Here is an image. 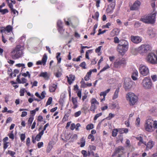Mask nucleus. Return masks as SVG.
I'll return each instance as SVG.
<instances>
[{
  "instance_id": "nucleus-42",
  "label": "nucleus",
  "mask_w": 157,
  "mask_h": 157,
  "mask_svg": "<svg viewBox=\"0 0 157 157\" xmlns=\"http://www.w3.org/2000/svg\"><path fill=\"white\" fill-rule=\"evenodd\" d=\"M102 46H101L98 47L95 50V52L96 53H98V56H100L101 54V53L100 52V50L101 49Z\"/></svg>"
},
{
  "instance_id": "nucleus-59",
  "label": "nucleus",
  "mask_w": 157,
  "mask_h": 157,
  "mask_svg": "<svg viewBox=\"0 0 157 157\" xmlns=\"http://www.w3.org/2000/svg\"><path fill=\"white\" fill-rule=\"evenodd\" d=\"M16 66L17 67H22V69H23L25 68V65L24 64L18 63L16 64Z\"/></svg>"
},
{
  "instance_id": "nucleus-5",
  "label": "nucleus",
  "mask_w": 157,
  "mask_h": 157,
  "mask_svg": "<svg viewBox=\"0 0 157 157\" xmlns=\"http://www.w3.org/2000/svg\"><path fill=\"white\" fill-rule=\"evenodd\" d=\"M147 61L152 64H157V56L153 53H149L147 58Z\"/></svg>"
},
{
  "instance_id": "nucleus-62",
  "label": "nucleus",
  "mask_w": 157,
  "mask_h": 157,
  "mask_svg": "<svg viewBox=\"0 0 157 157\" xmlns=\"http://www.w3.org/2000/svg\"><path fill=\"white\" fill-rule=\"evenodd\" d=\"M107 30H105L102 31H101V29H99L98 30V35H100L101 34H103L104 33H105Z\"/></svg>"
},
{
  "instance_id": "nucleus-64",
  "label": "nucleus",
  "mask_w": 157,
  "mask_h": 157,
  "mask_svg": "<svg viewBox=\"0 0 157 157\" xmlns=\"http://www.w3.org/2000/svg\"><path fill=\"white\" fill-rule=\"evenodd\" d=\"M151 78L154 82L156 81L157 80V77L156 75H153L151 76Z\"/></svg>"
},
{
  "instance_id": "nucleus-10",
  "label": "nucleus",
  "mask_w": 157,
  "mask_h": 157,
  "mask_svg": "<svg viewBox=\"0 0 157 157\" xmlns=\"http://www.w3.org/2000/svg\"><path fill=\"white\" fill-rule=\"evenodd\" d=\"M126 64L125 59L124 58L121 59H117L114 63V67L117 68H120L121 66L124 65Z\"/></svg>"
},
{
  "instance_id": "nucleus-31",
  "label": "nucleus",
  "mask_w": 157,
  "mask_h": 157,
  "mask_svg": "<svg viewBox=\"0 0 157 157\" xmlns=\"http://www.w3.org/2000/svg\"><path fill=\"white\" fill-rule=\"evenodd\" d=\"M110 90V89H108L104 91L101 92L99 94L100 96H103V97H105L107 94L109 92Z\"/></svg>"
},
{
  "instance_id": "nucleus-56",
  "label": "nucleus",
  "mask_w": 157,
  "mask_h": 157,
  "mask_svg": "<svg viewBox=\"0 0 157 157\" xmlns=\"http://www.w3.org/2000/svg\"><path fill=\"white\" fill-rule=\"evenodd\" d=\"M92 51V50H89L86 52L85 55L86 58L89 59V53L90 52Z\"/></svg>"
},
{
  "instance_id": "nucleus-49",
  "label": "nucleus",
  "mask_w": 157,
  "mask_h": 157,
  "mask_svg": "<svg viewBox=\"0 0 157 157\" xmlns=\"http://www.w3.org/2000/svg\"><path fill=\"white\" fill-rule=\"evenodd\" d=\"M25 89V88L21 89L20 90V96H24V93Z\"/></svg>"
},
{
  "instance_id": "nucleus-46",
  "label": "nucleus",
  "mask_w": 157,
  "mask_h": 157,
  "mask_svg": "<svg viewBox=\"0 0 157 157\" xmlns=\"http://www.w3.org/2000/svg\"><path fill=\"white\" fill-rule=\"evenodd\" d=\"M102 115V113H99L96 114L94 118V120L96 121L98 119V118L99 117L101 116Z\"/></svg>"
},
{
  "instance_id": "nucleus-15",
  "label": "nucleus",
  "mask_w": 157,
  "mask_h": 157,
  "mask_svg": "<svg viewBox=\"0 0 157 157\" xmlns=\"http://www.w3.org/2000/svg\"><path fill=\"white\" fill-rule=\"evenodd\" d=\"M131 41L134 43L138 44L142 41L141 38L139 36H131L130 37Z\"/></svg>"
},
{
  "instance_id": "nucleus-4",
  "label": "nucleus",
  "mask_w": 157,
  "mask_h": 157,
  "mask_svg": "<svg viewBox=\"0 0 157 157\" xmlns=\"http://www.w3.org/2000/svg\"><path fill=\"white\" fill-rule=\"evenodd\" d=\"M142 85L143 87L145 89H149L151 88L152 85L151 80L149 77H147L143 80Z\"/></svg>"
},
{
  "instance_id": "nucleus-48",
  "label": "nucleus",
  "mask_w": 157,
  "mask_h": 157,
  "mask_svg": "<svg viewBox=\"0 0 157 157\" xmlns=\"http://www.w3.org/2000/svg\"><path fill=\"white\" fill-rule=\"evenodd\" d=\"M8 74L10 75V77L12 78L13 77V72H12V69L10 68H8V69L7 71Z\"/></svg>"
},
{
  "instance_id": "nucleus-27",
  "label": "nucleus",
  "mask_w": 157,
  "mask_h": 157,
  "mask_svg": "<svg viewBox=\"0 0 157 157\" xmlns=\"http://www.w3.org/2000/svg\"><path fill=\"white\" fill-rule=\"evenodd\" d=\"M71 131L70 130H69V131H67V132H65L64 136L66 141L67 140L71 138Z\"/></svg>"
},
{
  "instance_id": "nucleus-44",
  "label": "nucleus",
  "mask_w": 157,
  "mask_h": 157,
  "mask_svg": "<svg viewBox=\"0 0 157 157\" xmlns=\"http://www.w3.org/2000/svg\"><path fill=\"white\" fill-rule=\"evenodd\" d=\"M8 10L7 9H5L3 10L0 9V13H1L2 14H4L8 13Z\"/></svg>"
},
{
  "instance_id": "nucleus-18",
  "label": "nucleus",
  "mask_w": 157,
  "mask_h": 157,
  "mask_svg": "<svg viewBox=\"0 0 157 157\" xmlns=\"http://www.w3.org/2000/svg\"><path fill=\"white\" fill-rule=\"evenodd\" d=\"M147 33L151 38H154L155 36V33L151 28H149L148 29Z\"/></svg>"
},
{
  "instance_id": "nucleus-41",
  "label": "nucleus",
  "mask_w": 157,
  "mask_h": 157,
  "mask_svg": "<svg viewBox=\"0 0 157 157\" xmlns=\"http://www.w3.org/2000/svg\"><path fill=\"white\" fill-rule=\"evenodd\" d=\"M140 119L139 117L136 118L135 122V124L136 127H139L140 126Z\"/></svg>"
},
{
  "instance_id": "nucleus-16",
  "label": "nucleus",
  "mask_w": 157,
  "mask_h": 157,
  "mask_svg": "<svg viewBox=\"0 0 157 157\" xmlns=\"http://www.w3.org/2000/svg\"><path fill=\"white\" fill-rule=\"evenodd\" d=\"M47 59V56L46 54H45L42 58L41 61H38L36 62L37 65L43 64L44 65L46 64Z\"/></svg>"
},
{
  "instance_id": "nucleus-33",
  "label": "nucleus",
  "mask_w": 157,
  "mask_h": 157,
  "mask_svg": "<svg viewBox=\"0 0 157 157\" xmlns=\"http://www.w3.org/2000/svg\"><path fill=\"white\" fill-rule=\"evenodd\" d=\"M91 71L88 72L87 73L86 75L84 77V80L86 81H88L90 79V78L91 76Z\"/></svg>"
},
{
  "instance_id": "nucleus-55",
  "label": "nucleus",
  "mask_w": 157,
  "mask_h": 157,
  "mask_svg": "<svg viewBox=\"0 0 157 157\" xmlns=\"http://www.w3.org/2000/svg\"><path fill=\"white\" fill-rule=\"evenodd\" d=\"M57 28L63 27L62 26V23L60 21H58L57 22Z\"/></svg>"
},
{
  "instance_id": "nucleus-30",
  "label": "nucleus",
  "mask_w": 157,
  "mask_h": 157,
  "mask_svg": "<svg viewBox=\"0 0 157 157\" xmlns=\"http://www.w3.org/2000/svg\"><path fill=\"white\" fill-rule=\"evenodd\" d=\"M147 15L146 16L142 17L140 19V21H142L144 23H149L150 21L148 19Z\"/></svg>"
},
{
  "instance_id": "nucleus-63",
  "label": "nucleus",
  "mask_w": 157,
  "mask_h": 157,
  "mask_svg": "<svg viewBox=\"0 0 157 157\" xmlns=\"http://www.w3.org/2000/svg\"><path fill=\"white\" fill-rule=\"evenodd\" d=\"M77 96L80 99L82 97V92L81 90H79L77 92Z\"/></svg>"
},
{
  "instance_id": "nucleus-58",
  "label": "nucleus",
  "mask_w": 157,
  "mask_h": 157,
  "mask_svg": "<svg viewBox=\"0 0 157 157\" xmlns=\"http://www.w3.org/2000/svg\"><path fill=\"white\" fill-rule=\"evenodd\" d=\"M27 82V79L25 78H22L21 79V82L20 84H24Z\"/></svg>"
},
{
  "instance_id": "nucleus-11",
  "label": "nucleus",
  "mask_w": 157,
  "mask_h": 157,
  "mask_svg": "<svg viewBox=\"0 0 157 157\" xmlns=\"http://www.w3.org/2000/svg\"><path fill=\"white\" fill-rule=\"evenodd\" d=\"M13 28L10 25H7L6 27H0V31L1 33H5L7 34L12 32Z\"/></svg>"
},
{
  "instance_id": "nucleus-38",
  "label": "nucleus",
  "mask_w": 157,
  "mask_h": 157,
  "mask_svg": "<svg viewBox=\"0 0 157 157\" xmlns=\"http://www.w3.org/2000/svg\"><path fill=\"white\" fill-rule=\"evenodd\" d=\"M85 139L83 138H82L80 140V143L81 145L80 147H84L85 144Z\"/></svg>"
},
{
  "instance_id": "nucleus-32",
  "label": "nucleus",
  "mask_w": 157,
  "mask_h": 157,
  "mask_svg": "<svg viewBox=\"0 0 157 157\" xmlns=\"http://www.w3.org/2000/svg\"><path fill=\"white\" fill-rule=\"evenodd\" d=\"M61 53L60 52H58L56 54V58L57 60V63L59 64L61 63L62 58L60 56Z\"/></svg>"
},
{
  "instance_id": "nucleus-6",
  "label": "nucleus",
  "mask_w": 157,
  "mask_h": 157,
  "mask_svg": "<svg viewBox=\"0 0 157 157\" xmlns=\"http://www.w3.org/2000/svg\"><path fill=\"white\" fill-rule=\"evenodd\" d=\"M151 46L148 44H142L138 48V51L140 54L147 53L148 51L150 50Z\"/></svg>"
},
{
  "instance_id": "nucleus-40",
  "label": "nucleus",
  "mask_w": 157,
  "mask_h": 157,
  "mask_svg": "<svg viewBox=\"0 0 157 157\" xmlns=\"http://www.w3.org/2000/svg\"><path fill=\"white\" fill-rule=\"evenodd\" d=\"M37 121L38 122L37 125H38L39 124V122H41L43 121V117L40 115L39 116L37 119Z\"/></svg>"
},
{
  "instance_id": "nucleus-25",
  "label": "nucleus",
  "mask_w": 157,
  "mask_h": 157,
  "mask_svg": "<svg viewBox=\"0 0 157 157\" xmlns=\"http://www.w3.org/2000/svg\"><path fill=\"white\" fill-rule=\"evenodd\" d=\"M46 128H44L43 130H42L38 134L36 135L35 137V140L37 141H39L40 139L42 136L43 134L44 131L45 130Z\"/></svg>"
},
{
  "instance_id": "nucleus-17",
  "label": "nucleus",
  "mask_w": 157,
  "mask_h": 157,
  "mask_svg": "<svg viewBox=\"0 0 157 157\" xmlns=\"http://www.w3.org/2000/svg\"><path fill=\"white\" fill-rule=\"evenodd\" d=\"M57 88V84H52L49 87V91L51 93L55 92Z\"/></svg>"
},
{
  "instance_id": "nucleus-57",
  "label": "nucleus",
  "mask_w": 157,
  "mask_h": 157,
  "mask_svg": "<svg viewBox=\"0 0 157 157\" xmlns=\"http://www.w3.org/2000/svg\"><path fill=\"white\" fill-rule=\"evenodd\" d=\"M19 71L17 69H16L14 70L13 72V77H16V76L17 74H18L19 73Z\"/></svg>"
},
{
  "instance_id": "nucleus-9",
  "label": "nucleus",
  "mask_w": 157,
  "mask_h": 157,
  "mask_svg": "<svg viewBox=\"0 0 157 157\" xmlns=\"http://www.w3.org/2000/svg\"><path fill=\"white\" fill-rule=\"evenodd\" d=\"M140 74L143 76L147 75L149 73V70L147 67L143 65H141L139 68Z\"/></svg>"
},
{
  "instance_id": "nucleus-43",
  "label": "nucleus",
  "mask_w": 157,
  "mask_h": 157,
  "mask_svg": "<svg viewBox=\"0 0 157 157\" xmlns=\"http://www.w3.org/2000/svg\"><path fill=\"white\" fill-rule=\"evenodd\" d=\"M16 81L17 82H14L13 81H10V83L12 84H17V83L19 84H20L21 82V79L19 78H17Z\"/></svg>"
},
{
  "instance_id": "nucleus-53",
  "label": "nucleus",
  "mask_w": 157,
  "mask_h": 157,
  "mask_svg": "<svg viewBox=\"0 0 157 157\" xmlns=\"http://www.w3.org/2000/svg\"><path fill=\"white\" fill-rule=\"evenodd\" d=\"M109 68H110L108 64H107L101 70L100 72L103 71Z\"/></svg>"
},
{
  "instance_id": "nucleus-51",
  "label": "nucleus",
  "mask_w": 157,
  "mask_h": 157,
  "mask_svg": "<svg viewBox=\"0 0 157 157\" xmlns=\"http://www.w3.org/2000/svg\"><path fill=\"white\" fill-rule=\"evenodd\" d=\"M114 117V114L110 113L109 114V116L107 117L106 118L108 120H110Z\"/></svg>"
},
{
  "instance_id": "nucleus-36",
  "label": "nucleus",
  "mask_w": 157,
  "mask_h": 157,
  "mask_svg": "<svg viewBox=\"0 0 157 157\" xmlns=\"http://www.w3.org/2000/svg\"><path fill=\"white\" fill-rule=\"evenodd\" d=\"M11 13H13L14 15V17L17 15L18 14V11L15 9H13L10 10Z\"/></svg>"
},
{
  "instance_id": "nucleus-52",
  "label": "nucleus",
  "mask_w": 157,
  "mask_h": 157,
  "mask_svg": "<svg viewBox=\"0 0 157 157\" xmlns=\"http://www.w3.org/2000/svg\"><path fill=\"white\" fill-rule=\"evenodd\" d=\"M57 29L59 32L60 34H63L64 31V29H63V27L60 28H57Z\"/></svg>"
},
{
  "instance_id": "nucleus-35",
  "label": "nucleus",
  "mask_w": 157,
  "mask_h": 157,
  "mask_svg": "<svg viewBox=\"0 0 157 157\" xmlns=\"http://www.w3.org/2000/svg\"><path fill=\"white\" fill-rule=\"evenodd\" d=\"M33 119L34 117L33 116H30L29 118L28 121V124L29 126H30L31 125Z\"/></svg>"
},
{
  "instance_id": "nucleus-23",
  "label": "nucleus",
  "mask_w": 157,
  "mask_h": 157,
  "mask_svg": "<svg viewBox=\"0 0 157 157\" xmlns=\"http://www.w3.org/2000/svg\"><path fill=\"white\" fill-rule=\"evenodd\" d=\"M154 145V142L150 140L146 145L147 146L146 149L148 150L149 149H151L153 146Z\"/></svg>"
},
{
  "instance_id": "nucleus-29",
  "label": "nucleus",
  "mask_w": 157,
  "mask_h": 157,
  "mask_svg": "<svg viewBox=\"0 0 157 157\" xmlns=\"http://www.w3.org/2000/svg\"><path fill=\"white\" fill-rule=\"evenodd\" d=\"M119 92V88H117L114 92V94L113 97L112 99L114 100L118 97V94Z\"/></svg>"
},
{
  "instance_id": "nucleus-60",
  "label": "nucleus",
  "mask_w": 157,
  "mask_h": 157,
  "mask_svg": "<svg viewBox=\"0 0 157 157\" xmlns=\"http://www.w3.org/2000/svg\"><path fill=\"white\" fill-rule=\"evenodd\" d=\"M81 114V112L80 111H79L75 113L74 114V116L75 117H77L79 116Z\"/></svg>"
},
{
  "instance_id": "nucleus-2",
  "label": "nucleus",
  "mask_w": 157,
  "mask_h": 157,
  "mask_svg": "<svg viewBox=\"0 0 157 157\" xmlns=\"http://www.w3.org/2000/svg\"><path fill=\"white\" fill-rule=\"evenodd\" d=\"M21 46L17 45L10 53V56L13 59H17L21 57L23 53Z\"/></svg>"
},
{
  "instance_id": "nucleus-61",
  "label": "nucleus",
  "mask_w": 157,
  "mask_h": 157,
  "mask_svg": "<svg viewBox=\"0 0 157 157\" xmlns=\"http://www.w3.org/2000/svg\"><path fill=\"white\" fill-rule=\"evenodd\" d=\"M38 82L36 81H34L33 82H31V84H32V87L36 86H37Z\"/></svg>"
},
{
  "instance_id": "nucleus-3",
  "label": "nucleus",
  "mask_w": 157,
  "mask_h": 157,
  "mask_svg": "<svg viewBox=\"0 0 157 157\" xmlns=\"http://www.w3.org/2000/svg\"><path fill=\"white\" fill-rule=\"evenodd\" d=\"M126 97L130 105H134L138 100V97L134 93L132 92L128 93L126 95Z\"/></svg>"
},
{
  "instance_id": "nucleus-37",
  "label": "nucleus",
  "mask_w": 157,
  "mask_h": 157,
  "mask_svg": "<svg viewBox=\"0 0 157 157\" xmlns=\"http://www.w3.org/2000/svg\"><path fill=\"white\" fill-rule=\"evenodd\" d=\"M81 84V87L83 88L86 87V83L84 79L82 78L80 82Z\"/></svg>"
},
{
  "instance_id": "nucleus-19",
  "label": "nucleus",
  "mask_w": 157,
  "mask_h": 157,
  "mask_svg": "<svg viewBox=\"0 0 157 157\" xmlns=\"http://www.w3.org/2000/svg\"><path fill=\"white\" fill-rule=\"evenodd\" d=\"M65 24L67 26H70L73 28H75V25L73 24L71 19L70 18L67 19V21L64 19Z\"/></svg>"
},
{
  "instance_id": "nucleus-1",
  "label": "nucleus",
  "mask_w": 157,
  "mask_h": 157,
  "mask_svg": "<svg viewBox=\"0 0 157 157\" xmlns=\"http://www.w3.org/2000/svg\"><path fill=\"white\" fill-rule=\"evenodd\" d=\"M128 47L129 43L127 40L124 39L121 40L120 43L117 46V50L122 56L128 51Z\"/></svg>"
},
{
  "instance_id": "nucleus-21",
  "label": "nucleus",
  "mask_w": 157,
  "mask_h": 157,
  "mask_svg": "<svg viewBox=\"0 0 157 157\" xmlns=\"http://www.w3.org/2000/svg\"><path fill=\"white\" fill-rule=\"evenodd\" d=\"M132 86L130 82H124V87L126 91L129 90L131 88Z\"/></svg>"
},
{
  "instance_id": "nucleus-28",
  "label": "nucleus",
  "mask_w": 157,
  "mask_h": 157,
  "mask_svg": "<svg viewBox=\"0 0 157 157\" xmlns=\"http://www.w3.org/2000/svg\"><path fill=\"white\" fill-rule=\"evenodd\" d=\"M138 72L137 71H133L132 75V78L133 80H137L138 76Z\"/></svg>"
},
{
  "instance_id": "nucleus-50",
  "label": "nucleus",
  "mask_w": 157,
  "mask_h": 157,
  "mask_svg": "<svg viewBox=\"0 0 157 157\" xmlns=\"http://www.w3.org/2000/svg\"><path fill=\"white\" fill-rule=\"evenodd\" d=\"M86 63L85 62H83L82 63H81L80 65L79 66L81 67H82L83 69H85L86 68Z\"/></svg>"
},
{
  "instance_id": "nucleus-45",
  "label": "nucleus",
  "mask_w": 157,
  "mask_h": 157,
  "mask_svg": "<svg viewBox=\"0 0 157 157\" xmlns=\"http://www.w3.org/2000/svg\"><path fill=\"white\" fill-rule=\"evenodd\" d=\"M52 98L51 97H49L48 98V100L46 103V106L49 105L51 104L52 101Z\"/></svg>"
},
{
  "instance_id": "nucleus-24",
  "label": "nucleus",
  "mask_w": 157,
  "mask_h": 157,
  "mask_svg": "<svg viewBox=\"0 0 157 157\" xmlns=\"http://www.w3.org/2000/svg\"><path fill=\"white\" fill-rule=\"evenodd\" d=\"M114 4L112 5L110 7L108 6L106 9V12L107 13H112L113 12V10L115 7V2Z\"/></svg>"
},
{
  "instance_id": "nucleus-7",
  "label": "nucleus",
  "mask_w": 157,
  "mask_h": 157,
  "mask_svg": "<svg viewBox=\"0 0 157 157\" xmlns=\"http://www.w3.org/2000/svg\"><path fill=\"white\" fill-rule=\"evenodd\" d=\"M145 125V128H157V121L148 119L146 121Z\"/></svg>"
},
{
  "instance_id": "nucleus-13",
  "label": "nucleus",
  "mask_w": 157,
  "mask_h": 157,
  "mask_svg": "<svg viewBox=\"0 0 157 157\" xmlns=\"http://www.w3.org/2000/svg\"><path fill=\"white\" fill-rule=\"evenodd\" d=\"M156 16V13H155L149 14L147 15L148 19L150 21L149 24H153L155 23Z\"/></svg>"
},
{
  "instance_id": "nucleus-26",
  "label": "nucleus",
  "mask_w": 157,
  "mask_h": 157,
  "mask_svg": "<svg viewBox=\"0 0 157 157\" xmlns=\"http://www.w3.org/2000/svg\"><path fill=\"white\" fill-rule=\"evenodd\" d=\"M72 102L74 105L73 108L74 109L78 107L77 97L73 98H72Z\"/></svg>"
},
{
  "instance_id": "nucleus-54",
  "label": "nucleus",
  "mask_w": 157,
  "mask_h": 157,
  "mask_svg": "<svg viewBox=\"0 0 157 157\" xmlns=\"http://www.w3.org/2000/svg\"><path fill=\"white\" fill-rule=\"evenodd\" d=\"M114 42L115 43H120V40L118 37L116 36L114 38Z\"/></svg>"
},
{
  "instance_id": "nucleus-22",
  "label": "nucleus",
  "mask_w": 157,
  "mask_h": 157,
  "mask_svg": "<svg viewBox=\"0 0 157 157\" xmlns=\"http://www.w3.org/2000/svg\"><path fill=\"white\" fill-rule=\"evenodd\" d=\"M39 76L43 77L46 80H48L49 78V76L48 75L47 72H42L39 75Z\"/></svg>"
},
{
  "instance_id": "nucleus-39",
  "label": "nucleus",
  "mask_w": 157,
  "mask_h": 157,
  "mask_svg": "<svg viewBox=\"0 0 157 157\" xmlns=\"http://www.w3.org/2000/svg\"><path fill=\"white\" fill-rule=\"evenodd\" d=\"M90 149V151L91 154H92L93 155H94V153L93 152V151H94L95 150L96 147L93 145L90 146L89 147Z\"/></svg>"
},
{
  "instance_id": "nucleus-34",
  "label": "nucleus",
  "mask_w": 157,
  "mask_h": 157,
  "mask_svg": "<svg viewBox=\"0 0 157 157\" xmlns=\"http://www.w3.org/2000/svg\"><path fill=\"white\" fill-rule=\"evenodd\" d=\"M99 16V13L98 12H96L95 13L94 15L92 16V18L95 19L97 21L98 20V18Z\"/></svg>"
},
{
  "instance_id": "nucleus-47",
  "label": "nucleus",
  "mask_w": 157,
  "mask_h": 157,
  "mask_svg": "<svg viewBox=\"0 0 157 157\" xmlns=\"http://www.w3.org/2000/svg\"><path fill=\"white\" fill-rule=\"evenodd\" d=\"M118 130L117 129H114L112 132V135L113 136H116L117 134Z\"/></svg>"
},
{
  "instance_id": "nucleus-20",
  "label": "nucleus",
  "mask_w": 157,
  "mask_h": 157,
  "mask_svg": "<svg viewBox=\"0 0 157 157\" xmlns=\"http://www.w3.org/2000/svg\"><path fill=\"white\" fill-rule=\"evenodd\" d=\"M67 82L69 85H71L73 82L75 78V77L74 75L71 74L69 75V77L67 76Z\"/></svg>"
},
{
  "instance_id": "nucleus-12",
  "label": "nucleus",
  "mask_w": 157,
  "mask_h": 157,
  "mask_svg": "<svg viewBox=\"0 0 157 157\" xmlns=\"http://www.w3.org/2000/svg\"><path fill=\"white\" fill-rule=\"evenodd\" d=\"M124 151V149L123 147L119 146L116 148L115 151L112 154V156L113 157L116 155L117 154L122 155L123 154Z\"/></svg>"
},
{
  "instance_id": "nucleus-8",
  "label": "nucleus",
  "mask_w": 157,
  "mask_h": 157,
  "mask_svg": "<svg viewBox=\"0 0 157 157\" xmlns=\"http://www.w3.org/2000/svg\"><path fill=\"white\" fill-rule=\"evenodd\" d=\"M91 104L90 110L92 113L95 112V110L97 108V105H99V103L95 98H93L90 101Z\"/></svg>"
},
{
  "instance_id": "nucleus-14",
  "label": "nucleus",
  "mask_w": 157,
  "mask_h": 157,
  "mask_svg": "<svg viewBox=\"0 0 157 157\" xmlns=\"http://www.w3.org/2000/svg\"><path fill=\"white\" fill-rule=\"evenodd\" d=\"M141 5L140 2L138 0L136 1L130 7V10H138Z\"/></svg>"
}]
</instances>
